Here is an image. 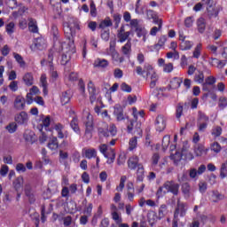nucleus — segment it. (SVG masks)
I'll return each instance as SVG.
<instances>
[{"label": "nucleus", "mask_w": 227, "mask_h": 227, "mask_svg": "<svg viewBox=\"0 0 227 227\" xmlns=\"http://www.w3.org/2000/svg\"><path fill=\"white\" fill-rule=\"evenodd\" d=\"M147 219L150 224H155L159 221V215H157V213L152 212L147 215Z\"/></svg>", "instance_id": "ea45409f"}, {"label": "nucleus", "mask_w": 227, "mask_h": 227, "mask_svg": "<svg viewBox=\"0 0 227 227\" xmlns=\"http://www.w3.org/2000/svg\"><path fill=\"white\" fill-rule=\"evenodd\" d=\"M223 199H224V195L221 194V192L217 191L212 192L213 203H218L219 201H221V200H223Z\"/></svg>", "instance_id": "473e14b6"}, {"label": "nucleus", "mask_w": 227, "mask_h": 227, "mask_svg": "<svg viewBox=\"0 0 227 227\" xmlns=\"http://www.w3.org/2000/svg\"><path fill=\"white\" fill-rule=\"evenodd\" d=\"M72 98V94H70V90H66L60 94V104L62 106H67L70 102Z\"/></svg>", "instance_id": "a211bd4d"}, {"label": "nucleus", "mask_w": 227, "mask_h": 227, "mask_svg": "<svg viewBox=\"0 0 227 227\" xmlns=\"http://www.w3.org/2000/svg\"><path fill=\"white\" fill-rule=\"evenodd\" d=\"M136 123H137V126L135 127L136 132L137 133L139 137H143V129H141V122H137L135 121L130 120L129 124H128L127 126L128 132L130 133L132 132V130H134V125H136Z\"/></svg>", "instance_id": "f8f14e48"}, {"label": "nucleus", "mask_w": 227, "mask_h": 227, "mask_svg": "<svg viewBox=\"0 0 227 227\" xmlns=\"http://www.w3.org/2000/svg\"><path fill=\"white\" fill-rule=\"evenodd\" d=\"M45 45V39L37 37L35 39L34 43L30 46L31 51H43Z\"/></svg>", "instance_id": "4468645a"}, {"label": "nucleus", "mask_w": 227, "mask_h": 227, "mask_svg": "<svg viewBox=\"0 0 227 227\" xmlns=\"http://www.w3.org/2000/svg\"><path fill=\"white\" fill-rule=\"evenodd\" d=\"M218 106L220 109H224L227 106V98L225 97H221L219 98Z\"/></svg>", "instance_id": "69168bd1"}, {"label": "nucleus", "mask_w": 227, "mask_h": 227, "mask_svg": "<svg viewBox=\"0 0 227 227\" xmlns=\"http://www.w3.org/2000/svg\"><path fill=\"white\" fill-rule=\"evenodd\" d=\"M181 191L184 198H191V184L189 183H184L182 184Z\"/></svg>", "instance_id": "a878e982"}, {"label": "nucleus", "mask_w": 227, "mask_h": 227, "mask_svg": "<svg viewBox=\"0 0 227 227\" xmlns=\"http://www.w3.org/2000/svg\"><path fill=\"white\" fill-rule=\"evenodd\" d=\"M14 121L17 125H27V121H29V115H27V113L21 111L14 116Z\"/></svg>", "instance_id": "423d86ee"}, {"label": "nucleus", "mask_w": 227, "mask_h": 227, "mask_svg": "<svg viewBox=\"0 0 227 227\" xmlns=\"http://www.w3.org/2000/svg\"><path fill=\"white\" fill-rule=\"evenodd\" d=\"M111 26H113V21L109 18L101 21L99 24L100 29H105V27H111Z\"/></svg>", "instance_id": "864d4df0"}, {"label": "nucleus", "mask_w": 227, "mask_h": 227, "mask_svg": "<svg viewBox=\"0 0 227 227\" xmlns=\"http://www.w3.org/2000/svg\"><path fill=\"white\" fill-rule=\"evenodd\" d=\"M129 152H132L137 148V137H133L129 142Z\"/></svg>", "instance_id": "49530a36"}, {"label": "nucleus", "mask_w": 227, "mask_h": 227, "mask_svg": "<svg viewBox=\"0 0 227 227\" xmlns=\"http://www.w3.org/2000/svg\"><path fill=\"white\" fill-rule=\"evenodd\" d=\"M40 82L43 88V95H48L49 91L47 90V74H43L41 75Z\"/></svg>", "instance_id": "c85d7f7f"}, {"label": "nucleus", "mask_w": 227, "mask_h": 227, "mask_svg": "<svg viewBox=\"0 0 227 227\" xmlns=\"http://www.w3.org/2000/svg\"><path fill=\"white\" fill-rule=\"evenodd\" d=\"M12 185L15 189V191L17 192H19V191H20V189H22L23 185H24V177L22 176L17 177L13 183Z\"/></svg>", "instance_id": "4be33fe9"}, {"label": "nucleus", "mask_w": 227, "mask_h": 227, "mask_svg": "<svg viewBox=\"0 0 227 227\" xmlns=\"http://www.w3.org/2000/svg\"><path fill=\"white\" fill-rule=\"evenodd\" d=\"M51 34L53 36V41L58 42V39L59 38V28H58L57 25L51 26Z\"/></svg>", "instance_id": "f704fd0d"}, {"label": "nucleus", "mask_w": 227, "mask_h": 227, "mask_svg": "<svg viewBox=\"0 0 227 227\" xmlns=\"http://www.w3.org/2000/svg\"><path fill=\"white\" fill-rule=\"evenodd\" d=\"M169 143H171V137L169 135H165L162 138L161 146L163 150H168V146H169Z\"/></svg>", "instance_id": "c03bdc74"}, {"label": "nucleus", "mask_w": 227, "mask_h": 227, "mask_svg": "<svg viewBox=\"0 0 227 227\" xmlns=\"http://www.w3.org/2000/svg\"><path fill=\"white\" fill-rule=\"evenodd\" d=\"M152 166H157V164H159V160H160V155L159 154V153H155L153 154L152 158Z\"/></svg>", "instance_id": "bf43d9fd"}, {"label": "nucleus", "mask_w": 227, "mask_h": 227, "mask_svg": "<svg viewBox=\"0 0 227 227\" xmlns=\"http://www.w3.org/2000/svg\"><path fill=\"white\" fill-rule=\"evenodd\" d=\"M5 31H6L7 35H9V36H12V35H13V33H15V23L13 21L9 22L5 26Z\"/></svg>", "instance_id": "58836bf2"}, {"label": "nucleus", "mask_w": 227, "mask_h": 227, "mask_svg": "<svg viewBox=\"0 0 227 227\" xmlns=\"http://www.w3.org/2000/svg\"><path fill=\"white\" fill-rule=\"evenodd\" d=\"M166 210H168V206L166 204H162L160 207V209L158 212L159 219H162V217H164V213L166 212Z\"/></svg>", "instance_id": "e2e57ef3"}, {"label": "nucleus", "mask_w": 227, "mask_h": 227, "mask_svg": "<svg viewBox=\"0 0 227 227\" xmlns=\"http://www.w3.org/2000/svg\"><path fill=\"white\" fill-rule=\"evenodd\" d=\"M215 82H217V79L215 76H207L204 82L207 86H214Z\"/></svg>", "instance_id": "6e6d98bb"}, {"label": "nucleus", "mask_w": 227, "mask_h": 227, "mask_svg": "<svg viewBox=\"0 0 227 227\" xmlns=\"http://www.w3.org/2000/svg\"><path fill=\"white\" fill-rule=\"evenodd\" d=\"M164 185L159 187V189L156 192L157 200H160V198H164V196L168 194V191H164Z\"/></svg>", "instance_id": "09e8293b"}, {"label": "nucleus", "mask_w": 227, "mask_h": 227, "mask_svg": "<svg viewBox=\"0 0 227 227\" xmlns=\"http://www.w3.org/2000/svg\"><path fill=\"white\" fill-rule=\"evenodd\" d=\"M139 166H143V163L139 162V157L134 155L128 160V168L131 169V171L139 169Z\"/></svg>", "instance_id": "1a4fd4ad"}, {"label": "nucleus", "mask_w": 227, "mask_h": 227, "mask_svg": "<svg viewBox=\"0 0 227 227\" xmlns=\"http://www.w3.org/2000/svg\"><path fill=\"white\" fill-rule=\"evenodd\" d=\"M88 91L90 104H95L97 102V88L92 81H90L88 83Z\"/></svg>", "instance_id": "9d476101"}, {"label": "nucleus", "mask_w": 227, "mask_h": 227, "mask_svg": "<svg viewBox=\"0 0 227 227\" xmlns=\"http://www.w3.org/2000/svg\"><path fill=\"white\" fill-rule=\"evenodd\" d=\"M210 118L203 112H198V123H209Z\"/></svg>", "instance_id": "393cba45"}, {"label": "nucleus", "mask_w": 227, "mask_h": 227, "mask_svg": "<svg viewBox=\"0 0 227 227\" xmlns=\"http://www.w3.org/2000/svg\"><path fill=\"white\" fill-rule=\"evenodd\" d=\"M192 24H194V17L189 16L184 20L185 27H192Z\"/></svg>", "instance_id": "680f3d73"}, {"label": "nucleus", "mask_w": 227, "mask_h": 227, "mask_svg": "<svg viewBox=\"0 0 227 227\" xmlns=\"http://www.w3.org/2000/svg\"><path fill=\"white\" fill-rule=\"evenodd\" d=\"M90 8L91 17H97V5L94 1L90 2Z\"/></svg>", "instance_id": "774afa93"}, {"label": "nucleus", "mask_w": 227, "mask_h": 227, "mask_svg": "<svg viewBox=\"0 0 227 227\" xmlns=\"http://www.w3.org/2000/svg\"><path fill=\"white\" fill-rule=\"evenodd\" d=\"M197 29L201 35L205 33V30L207 29V20H205L204 18H199L197 20Z\"/></svg>", "instance_id": "aec40b11"}, {"label": "nucleus", "mask_w": 227, "mask_h": 227, "mask_svg": "<svg viewBox=\"0 0 227 227\" xmlns=\"http://www.w3.org/2000/svg\"><path fill=\"white\" fill-rule=\"evenodd\" d=\"M50 207L51 208L47 212H45V205H43L41 207V221H42V223H45V221H47V216H45V214H51V212L52 211V204H50Z\"/></svg>", "instance_id": "4c0bfd02"}, {"label": "nucleus", "mask_w": 227, "mask_h": 227, "mask_svg": "<svg viewBox=\"0 0 227 227\" xmlns=\"http://www.w3.org/2000/svg\"><path fill=\"white\" fill-rule=\"evenodd\" d=\"M93 212V204L89 203L88 206L84 207L83 214H86L88 217H91V213Z\"/></svg>", "instance_id": "4d7b16f0"}, {"label": "nucleus", "mask_w": 227, "mask_h": 227, "mask_svg": "<svg viewBox=\"0 0 227 227\" xmlns=\"http://www.w3.org/2000/svg\"><path fill=\"white\" fill-rule=\"evenodd\" d=\"M18 128L19 126L17 125V123L15 121H12V122H10L5 127V129L7 130V132H9V134H15V132H17Z\"/></svg>", "instance_id": "2f4dec72"}, {"label": "nucleus", "mask_w": 227, "mask_h": 227, "mask_svg": "<svg viewBox=\"0 0 227 227\" xmlns=\"http://www.w3.org/2000/svg\"><path fill=\"white\" fill-rule=\"evenodd\" d=\"M114 22V29H118L120 27V23L121 22V14L115 13L113 15Z\"/></svg>", "instance_id": "603ef678"}, {"label": "nucleus", "mask_w": 227, "mask_h": 227, "mask_svg": "<svg viewBox=\"0 0 227 227\" xmlns=\"http://www.w3.org/2000/svg\"><path fill=\"white\" fill-rule=\"evenodd\" d=\"M211 150L212 152H215V153H219V152L222 150L221 145H219L217 142H214L211 145Z\"/></svg>", "instance_id": "338daca9"}, {"label": "nucleus", "mask_w": 227, "mask_h": 227, "mask_svg": "<svg viewBox=\"0 0 227 227\" xmlns=\"http://www.w3.org/2000/svg\"><path fill=\"white\" fill-rule=\"evenodd\" d=\"M194 45V43L189 40H184L180 43L179 49L182 51H191L192 49V46Z\"/></svg>", "instance_id": "b1692460"}, {"label": "nucleus", "mask_w": 227, "mask_h": 227, "mask_svg": "<svg viewBox=\"0 0 227 227\" xmlns=\"http://www.w3.org/2000/svg\"><path fill=\"white\" fill-rule=\"evenodd\" d=\"M112 219L115 221L117 224H121V223L123 221L121 217H120V215L118 214V211H113L112 212Z\"/></svg>", "instance_id": "052dcab7"}, {"label": "nucleus", "mask_w": 227, "mask_h": 227, "mask_svg": "<svg viewBox=\"0 0 227 227\" xmlns=\"http://www.w3.org/2000/svg\"><path fill=\"white\" fill-rule=\"evenodd\" d=\"M118 133L114 124L109 125L106 122H102L98 128V135L99 137H114Z\"/></svg>", "instance_id": "7ed1b4c3"}, {"label": "nucleus", "mask_w": 227, "mask_h": 227, "mask_svg": "<svg viewBox=\"0 0 227 227\" xmlns=\"http://www.w3.org/2000/svg\"><path fill=\"white\" fill-rule=\"evenodd\" d=\"M181 84H182V80H180V78H178V77H174L170 81V88H172V90H176V89L180 88Z\"/></svg>", "instance_id": "c9c22d12"}, {"label": "nucleus", "mask_w": 227, "mask_h": 227, "mask_svg": "<svg viewBox=\"0 0 227 227\" xmlns=\"http://www.w3.org/2000/svg\"><path fill=\"white\" fill-rule=\"evenodd\" d=\"M48 148L51 151L58 150L59 148V143L58 137H53L48 143Z\"/></svg>", "instance_id": "cd10ccee"}, {"label": "nucleus", "mask_w": 227, "mask_h": 227, "mask_svg": "<svg viewBox=\"0 0 227 227\" xmlns=\"http://www.w3.org/2000/svg\"><path fill=\"white\" fill-rule=\"evenodd\" d=\"M86 159H95L97 157V150L95 149H87L85 150Z\"/></svg>", "instance_id": "8fccbe9b"}, {"label": "nucleus", "mask_w": 227, "mask_h": 227, "mask_svg": "<svg viewBox=\"0 0 227 227\" xmlns=\"http://www.w3.org/2000/svg\"><path fill=\"white\" fill-rule=\"evenodd\" d=\"M208 152V149H206L203 145H198L194 148V153L196 157H201L203 155H207V153Z\"/></svg>", "instance_id": "5701e85b"}, {"label": "nucleus", "mask_w": 227, "mask_h": 227, "mask_svg": "<svg viewBox=\"0 0 227 227\" xmlns=\"http://www.w3.org/2000/svg\"><path fill=\"white\" fill-rule=\"evenodd\" d=\"M130 35H134L132 31H127L124 34H117V38L121 43H123V42H127V40H129V36H130Z\"/></svg>", "instance_id": "7c9ffc66"}, {"label": "nucleus", "mask_w": 227, "mask_h": 227, "mask_svg": "<svg viewBox=\"0 0 227 227\" xmlns=\"http://www.w3.org/2000/svg\"><path fill=\"white\" fill-rule=\"evenodd\" d=\"M112 58H113L114 61H116V63H123V61H125V58L123 56L120 55V53H118V51H113Z\"/></svg>", "instance_id": "37998d69"}, {"label": "nucleus", "mask_w": 227, "mask_h": 227, "mask_svg": "<svg viewBox=\"0 0 227 227\" xmlns=\"http://www.w3.org/2000/svg\"><path fill=\"white\" fill-rule=\"evenodd\" d=\"M70 127L75 132V134H81V128L79 127V119L77 116H74L70 121Z\"/></svg>", "instance_id": "412c9836"}, {"label": "nucleus", "mask_w": 227, "mask_h": 227, "mask_svg": "<svg viewBox=\"0 0 227 227\" xmlns=\"http://www.w3.org/2000/svg\"><path fill=\"white\" fill-rule=\"evenodd\" d=\"M9 89L11 91L15 92L19 90V82L18 81H12L9 84Z\"/></svg>", "instance_id": "0e129e2a"}, {"label": "nucleus", "mask_w": 227, "mask_h": 227, "mask_svg": "<svg viewBox=\"0 0 227 227\" xmlns=\"http://www.w3.org/2000/svg\"><path fill=\"white\" fill-rule=\"evenodd\" d=\"M163 187L166 189L167 192H171L174 196H178V191L180 190V184L175 181H166L163 184Z\"/></svg>", "instance_id": "39448f33"}, {"label": "nucleus", "mask_w": 227, "mask_h": 227, "mask_svg": "<svg viewBox=\"0 0 227 227\" xmlns=\"http://www.w3.org/2000/svg\"><path fill=\"white\" fill-rule=\"evenodd\" d=\"M50 70V76L53 81H58V77H59V74H58V70H56V67L54 66H49Z\"/></svg>", "instance_id": "79ce46f5"}, {"label": "nucleus", "mask_w": 227, "mask_h": 227, "mask_svg": "<svg viewBox=\"0 0 227 227\" xmlns=\"http://www.w3.org/2000/svg\"><path fill=\"white\" fill-rule=\"evenodd\" d=\"M182 114H184V103H178L176 107V118L180 120Z\"/></svg>", "instance_id": "e433bc0d"}, {"label": "nucleus", "mask_w": 227, "mask_h": 227, "mask_svg": "<svg viewBox=\"0 0 227 227\" xmlns=\"http://www.w3.org/2000/svg\"><path fill=\"white\" fill-rule=\"evenodd\" d=\"M174 68L175 67H173V63L169 62L163 66V72H165V74H171Z\"/></svg>", "instance_id": "13d9d810"}, {"label": "nucleus", "mask_w": 227, "mask_h": 227, "mask_svg": "<svg viewBox=\"0 0 227 227\" xmlns=\"http://www.w3.org/2000/svg\"><path fill=\"white\" fill-rule=\"evenodd\" d=\"M226 176H227V160L222 164V167L220 169L221 178H226Z\"/></svg>", "instance_id": "5fc2aeb1"}, {"label": "nucleus", "mask_w": 227, "mask_h": 227, "mask_svg": "<svg viewBox=\"0 0 227 227\" xmlns=\"http://www.w3.org/2000/svg\"><path fill=\"white\" fill-rule=\"evenodd\" d=\"M121 51L126 58L130 59V54L132 52V43H130V39H129L127 43L122 46Z\"/></svg>", "instance_id": "6ab92c4d"}, {"label": "nucleus", "mask_w": 227, "mask_h": 227, "mask_svg": "<svg viewBox=\"0 0 227 227\" xmlns=\"http://www.w3.org/2000/svg\"><path fill=\"white\" fill-rule=\"evenodd\" d=\"M166 42H168V35H161L159 38L158 43L154 44V49L164 47V45H166Z\"/></svg>", "instance_id": "a19ab883"}, {"label": "nucleus", "mask_w": 227, "mask_h": 227, "mask_svg": "<svg viewBox=\"0 0 227 227\" xmlns=\"http://www.w3.org/2000/svg\"><path fill=\"white\" fill-rule=\"evenodd\" d=\"M135 32L137 33V36L138 38H141V36H144V38L146 36V29L143 27H137L135 29Z\"/></svg>", "instance_id": "3c124183"}, {"label": "nucleus", "mask_w": 227, "mask_h": 227, "mask_svg": "<svg viewBox=\"0 0 227 227\" xmlns=\"http://www.w3.org/2000/svg\"><path fill=\"white\" fill-rule=\"evenodd\" d=\"M125 182H127V176H121L120 184L116 187V191H118L119 192H121L123 189H125Z\"/></svg>", "instance_id": "a18cd8bd"}, {"label": "nucleus", "mask_w": 227, "mask_h": 227, "mask_svg": "<svg viewBox=\"0 0 227 227\" xmlns=\"http://www.w3.org/2000/svg\"><path fill=\"white\" fill-rule=\"evenodd\" d=\"M22 81L26 86H33V84H35V77L33 76V73H26L22 77Z\"/></svg>", "instance_id": "f3484780"}, {"label": "nucleus", "mask_w": 227, "mask_h": 227, "mask_svg": "<svg viewBox=\"0 0 227 227\" xmlns=\"http://www.w3.org/2000/svg\"><path fill=\"white\" fill-rule=\"evenodd\" d=\"M114 114L117 121H123L125 120H129V115L123 113V107H121V106L114 107Z\"/></svg>", "instance_id": "9b49d317"}, {"label": "nucleus", "mask_w": 227, "mask_h": 227, "mask_svg": "<svg viewBox=\"0 0 227 227\" xmlns=\"http://www.w3.org/2000/svg\"><path fill=\"white\" fill-rule=\"evenodd\" d=\"M154 125L157 132H163L166 129V117L160 114L158 115L156 117Z\"/></svg>", "instance_id": "6e6552de"}, {"label": "nucleus", "mask_w": 227, "mask_h": 227, "mask_svg": "<svg viewBox=\"0 0 227 227\" xmlns=\"http://www.w3.org/2000/svg\"><path fill=\"white\" fill-rule=\"evenodd\" d=\"M63 27L65 37L68 40V45L69 47H73L75 43V30L81 31V22L78 20H72L71 22L65 21Z\"/></svg>", "instance_id": "f257e3e1"}, {"label": "nucleus", "mask_w": 227, "mask_h": 227, "mask_svg": "<svg viewBox=\"0 0 227 227\" xmlns=\"http://www.w3.org/2000/svg\"><path fill=\"white\" fill-rule=\"evenodd\" d=\"M28 31L34 35L37 34L39 31L38 22L33 18H28Z\"/></svg>", "instance_id": "dca6fc26"}, {"label": "nucleus", "mask_w": 227, "mask_h": 227, "mask_svg": "<svg viewBox=\"0 0 227 227\" xmlns=\"http://www.w3.org/2000/svg\"><path fill=\"white\" fill-rule=\"evenodd\" d=\"M13 107L16 111H24L26 109V98L21 95L16 96L13 103Z\"/></svg>", "instance_id": "0eeeda50"}, {"label": "nucleus", "mask_w": 227, "mask_h": 227, "mask_svg": "<svg viewBox=\"0 0 227 227\" xmlns=\"http://www.w3.org/2000/svg\"><path fill=\"white\" fill-rule=\"evenodd\" d=\"M193 81L197 82V84H203L205 82V74L203 72L200 71L199 74H195Z\"/></svg>", "instance_id": "72a5a7b5"}, {"label": "nucleus", "mask_w": 227, "mask_h": 227, "mask_svg": "<svg viewBox=\"0 0 227 227\" xmlns=\"http://www.w3.org/2000/svg\"><path fill=\"white\" fill-rule=\"evenodd\" d=\"M109 67V60L106 59L98 58L93 62L94 68H99L100 70H106Z\"/></svg>", "instance_id": "ddd939ff"}, {"label": "nucleus", "mask_w": 227, "mask_h": 227, "mask_svg": "<svg viewBox=\"0 0 227 227\" xmlns=\"http://www.w3.org/2000/svg\"><path fill=\"white\" fill-rule=\"evenodd\" d=\"M127 187V197L129 201H134V197L136 196V189H134V183L129 182L126 185Z\"/></svg>", "instance_id": "2eb2a0df"}, {"label": "nucleus", "mask_w": 227, "mask_h": 227, "mask_svg": "<svg viewBox=\"0 0 227 227\" xmlns=\"http://www.w3.org/2000/svg\"><path fill=\"white\" fill-rule=\"evenodd\" d=\"M83 125L85 127L84 137L87 139H91L93 137V130H95V121L91 114H88L86 119L83 121Z\"/></svg>", "instance_id": "20e7f679"}, {"label": "nucleus", "mask_w": 227, "mask_h": 227, "mask_svg": "<svg viewBox=\"0 0 227 227\" xmlns=\"http://www.w3.org/2000/svg\"><path fill=\"white\" fill-rule=\"evenodd\" d=\"M201 49H202V44L201 43L197 44V46L193 51L192 58H195V59H200V56H201Z\"/></svg>", "instance_id": "de8ad7c7"}, {"label": "nucleus", "mask_w": 227, "mask_h": 227, "mask_svg": "<svg viewBox=\"0 0 227 227\" xmlns=\"http://www.w3.org/2000/svg\"><path fill=\"white\" fill-rule=\"evenodd\" d=\"M12 56L14 58V59L17 61V63L20 64V67L21 68H24V67H26V61H24V58H22V55H20L17 52H13Z\"/></svg>", "instance_id": "c756f323"}, {"label": "nucleus", "mask_w": 227, "mask_h": 227, "mask_svg": "<svg viewBox=\"0 0 227 227\" xmlns=\"http://www.w3.org/2000/svg\"><path fill=\"white\" fill-rule=\"evenodd\" d=\"M145 180V166L139 165L137 169V182H143Z\"/></svg>", "instance_id": "bb28decb"}, {"label": "nucleus", "mask_w": 227, "mask_h": 227, "mask_svg": "<svg viewBox=\"0 0 227 227\" xmlns=\"http://www.w3.org/2000/svg\"><path fill=\"white\" fill-rule=\"evenodd\" d=\"M136 70L137 75H144L145 74H146V77H150L151 82L149 86L151 89H153L155 88V86H157V81H159V74L155 73L152 65L145 64L144 70L141 66H137Z\"/></svg>", "instance_id": "f03ea898"}]
</instances>
